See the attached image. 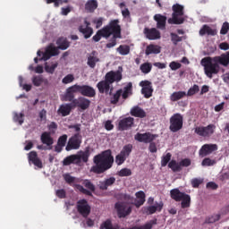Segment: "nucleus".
<instances>
[{
    "mask_svg": "<svg viewBox=\"0 0 229 229\" xmlns=\"http://www.w3.org/2000/svg\"><path fill=\"white\" fill-rule=\"evenodd\" d=\"M76 92H79L78 84H74L73 86L69 87L64 94V101H70L72 103V101L75 99L74 94H76Z\"/></svg>",
    "mask_w": 229,
    "mask_h": 229,
    "instance_id": "obj_21",
    "label": "nucleus"
},
{
    "mask_svg": "<svg viewBox=\"0 0 229 229\" xmlns=\"http://www.w3.org/2000/svg\"><path fill=\"white\" fill-rule=\"evenodd\" d=\"M122 90V99H126L127 98H130V96L133 94V83H127Z\"/></svg>",
    "mask_w": 229,
    "mask_h": 229,
    "instance_id": "obj_33",
    "label": "nucleus"
},
{
    "mask_svg": "<svg viewBox=\"0 0 229 229\" xmlns=\"http://www.w3.org/2000/svg\"><path fill=\"white\" fill-rule=\"evenodd\" d=\"M131 151H133V145L130 143L124 145L121 152L115 156V164L118 165H123V164L126 162V158L131 155Z\"/></svg>",
    "mask_w": 229,
    "mask_h": 229,
    "instance_id": "obj_7",
    "label": "nucleus"
},
{
    "mask_svg": "<svg viewBox=\"0 0 229 229\" xmlns=\"http://www.w3.org/2000/svg\"><path fill=\"white\" fill-rule=\"evenodd\" d=\"M173 14L172 18L168 19V24H183L185 22V18L182 17L183 15V5L179 4H175L172 7Z\"/></svg>",
    "mask_w": 229,
    "mask_h": 229,
    "instance_id": "obj_5",
    "label": "nucleus"
},
{
    "mask_svg": "<svg viewBox=\"0 0 229 229\" xmlns=\"http://www.w3.org/2000/svg\"><path fill=\"white\" fill-rule=\"evenodd\" d=\"M13 121L14 123H19V124H22L24 123V114L23 113H14L13 114Z\"/></svg>",
    "mask_w": 229,
    "mask_h": 229,
    "instance_id": "obj_52",
    "label": "nucleus"
},
{
    "mask_svg": "<svg viewBox=\"0 0 229 229\" xmlns=\"http://www.w3.org/2000/svg\"><path fill=\"white\" fill-rule=\"evenodd\" d=\"M29 162H31L33 165H36V167H38V169H42V160L38 158V154H37V151H30L28 154Z\"/></svg>",
    "mask_w": 229,
    "mask_h": 229,
    "instance_id": "obj_23",
    "label": "nucleus"
},
{
    "mask_svg": "<svg viewBox=\"0 0 229 229\" xmlns=\"http://www.w3.org/2000/svg\"><path fill=\"white\" fill-rule=\"evenodd\" d=\"M135 123V119L131 116L125 117L119 121L118 123V129L120 131H124L126 130H130L133 126Z\"/></svg>",
    "mask_w": 229,
    "mask_h": 229,
    "instance_id": "obj_16",
    "label": "nucleus"
},
{
    "mask_svg": "<svg viewBox=\"0 0 229 229\" xmlns=\"http://www.w3.org/2000/svg\"><path fill=\"white\" fill-rule=\"evenodd\" d=\"M143 33L148 40H158L161 38L160 30H157L156 28H145Z\"/></svg>",
    "mask_w": 229,
    "mask_h": 229,
    "instance_id": "obj_17",
    "label": "nucleus"
},
{
    "mask_svg": "<svg viewBox=\"0 0 229 229\" xmlns=\"http://www.w3.org/2000/svg\"><path fill=\"white\" fill-rule=\"evenodd\" d=\"M71 164H75L77 165H79L78 157H76V154L68 156L63 160V165H71Z\"/></svg>",
    "mask_w": 229,
    "mask_h": 229,
    "instance_id": "obj_38",
    "label": "nucleus"
},
{
    "mask_svg": "<svg viewBox=\"0 0 229 229\" xmlns=\"http://www.w3.org/2000/svg\"><path fill=\"white\" fill-rule=\"evenodd\" d=\"M81 146V136L80 133H76L72 136L65 147L67 151H72V149H80Z\"/></svg>",
    "mask_w": 229,
    "mask_h": 229,
    "instance_id": "obj_12",
    "label": "nucleus"
},
{
    "mask_svg": "<svg viewBox=\"0 0 229 229\" xmlns=\"http://www.w3.org/2000/svg\"><path fill=\"white\" fill-rule=\"evenodd\" d=\"M221 219V214H213L206 218V223L214 224Z\"/></svg>",
    "mask_w": 229,
    "mask_h": 229,
    "instance_id": "obj_47",
    "label": "nucleus"
},
{
    "mask_svg": "<svg viewBox=\"0 0 229 229\" xmlns=\"http://www.w3.org/2000/svg\"><path fill=\"white\" fill-rule=\"evenodd\" d=\"M56 45H57V49L65 51V49H67L71 46V43L65 38H59L56 40Z\"/></svg>",
    "mask_w": 229,
    "mask_h": 229,
    "instance_id": "obj_34",
    "label": "nucleus"
},
{
    "mask_svg": "<svg viewBox=\"0 0 229 229\" xmlns=\"http://www.w3.org/2000/svg\"><path fill=\"white\" fill-rule=\"evenodd\" d=\"M153 69V65L151 63H144L140 66V70L143 74H149L151 72V70Z\"/></svg>",
    "mask_w": 229,
    "mask_h": 229,
    "instance_id": "obj_44",
    "label": "nucleus"
},
{
    "mask_svg": "<svg viewBox=\"0 0 229 229\" xmlns=\"http://www.w3.org/2000/svg\"><path fill=\"white\" fill-rule=\"evenodd\" d=\"M40 140L42 144H45L48 147V149H51V146L55 143L53 137H51V132L45 131L41 134Z\"/></svg>",
    "mask_w": 229,
    "mask_h": 229,
    "instance_id": "obj_26",
    "label": "nucleus"
},
{
    "mask_svg": "<svg viewBox=\"0 0 229 229\" xmlns=\"http://www.w3.org/2000/svg\"><path fill=\"white\" fill-rule=\"evenodd\" d=\"M75 156L78 157V164H81V162L87 164V162H89V157H90V148H87L85 151L81 150L77 154H75Z\"/></svg>",
    "mask_w": 229,
    "mask_h": 229,
    "instance_id": "obj_24",
    "label": "nucleus"
},
{
    "mask_svg": "<svg viewBox=\"0 0 229 229\" xmlns=\"http://www.w3.org/2000/svg\"><path fill=\"white\" fill-rule=\"evenodd\" d=\"M135 196L138 200L134 201V206L136 208H140V207H142V205L146 203V193H144L142 191H140L135 193Z\"/></svg>",
    "mask_w": 229,
    "mask_h": 229,
    "instance_id": "obj_29",
    "label": "nucleus"
},
{
    "mask_svg": "<svg viewBox=\"0 0 229 229\" xmlns=\"http://www.w3.org/2000/svg\"><path fill=\"white\" fill-rule=\"evenodd\" d=\"M123 80V73L121 72L110 71L105 75V80L100 81L97 84V89H98L99 94H110V90L114 89L111 85L113 83L119 82Z\"/></svg>",
    "mask_w": 229,
    "mask_h": 229,
    "instance_id": "obj_4",
    "label": "nucleus"
},
{
    "mask_svg": "<svg viewBox=\"0 0 229 229\" xmlns=\"http://www.w3.org/2000/svg\"><path fill=\"white\" fill-rule=\"evenodd\" d=\"M98 9V1L89 0L85 4V10L89 13H94V12Z\"/></svg>",
    "mask_w": 229,
    "mask_h": 229,
    "instance_id": "obj_37",
    "label": "nucleus"
},
{
    "mask_svg": "<svg viewBox=\"0 0 229 229\" xmlns=\"http://www.w3.org/2000/svg\"><path fill=\"white\" fill-rule=\"evenodd\" d=\"M95 53L96 52H92L91 55H89L88 57L87 64L89 65V67H90V69H95L96 64H98V62H99V57L94 56Z\"/></svg>",
    "mask_w": 229,
    "mask_h": 229,
    "instance_id": "obj_39",
    "label": "nucleus"
},
{
    "mask_svg": "<svg viewBox=\"0 0 229 229\" xmlns=\"http://www.w3.org/2000/svg\"><path fill=\"white\" fill-rule=\"evenodd\" d=\"M171 157H173V156L169 152L162 157V159H161L162 167H165V165H167V164H169V162H171Z\"/></svg>",
    "mask_w": 229,
    "mask_h": 229,
    "instance_id": "obj_54",
    "label": "nucleus"
},
{
    "mask_svg": "<svg viewBox=\"0 0 229 229\" xmlns=\"http://www.w3.org/2000/svg\"><path fill=\"white\" fill-rule=\"evenodd\" d=\"M216 165V160L206 157L202 160L201 165L204 167H210V165Z\"/></svg>",
    "mask_w": 229,
    "mask_h": 229,
    "instance_id": "obj_58",
    "label": "nucleus"
},
{
    "mask_svg": "<svg viewBox=\"0 0 229 229\" xmlns=\"http://www.w3.org/2000/svg\"><path fill=\"white\" fill-rule=\"evenodd\" d=\"M74 108L72 106V103L71 104H63L59 106L57 110L58 115H62V117H67V115L71 114V111Z\"/></svg>",
    "mask_w": 229,
    "mask_h": 229,
    "instance_id": "obj_22",
    "label": "nucleus"
},
{
    "mask_svg": "<svg viewBox=\"0 0 229 229\" xmlns=\"http://www.w3.org/2000/svg\"><path fill=\"white\" fill-rule=\"evenodd\" d=\"M117 176H120L121 178L124 176H131V169L130 168H122L120 171L117 172Z\"/></svg>",
    "mask_w": 229,
    "mask_h": 229,
    "instance_id": "obj_51",
    "label": "nucleus"
},
{
    "mask_svg": "<svg viewBox=\"0 0 229 229\" xmlns=\"http://www.w3.org/2000/svg\"><path fill=\"white\" fill-rule=\"evenodd\" d=\"M77 89L81 96H85L86 98H96V89H94V88H92L91 86H81L77 84Z\"/></svg>",
    "mask_w": 229,
    "mask_h": 229,
    "instance_id": "obj_15",
    "label": "nucleus"
},
{
    "mask_svg": "<svg viewBox=\"0 0 229 229\" xmlns=\"http://www.w3.org/2000/svg\"><path fill=\"white\" fill-rule=\"evenodd\" d=\"M229 31V23L228 21H225L220 30V35H226Z\"/></svg>",
    "mask_w": 229,
    "mask_h": 229,
    "instance_id": "obj_62",
    "label": "nucleus"
},
{
    "mask_svg": "<svg viewBox=\"0 0 229 229\" xmlns=\"http://www.w3.org/2000/svg\"><path fill=\"white\" fill-rule=\"evenodd\" d=\"M194 132L199 137H204V139H210V136L216 132V125L210 123L208 126H198L194 129Z\"/></svg>",
    "mask_w": 229,
    "mask_h": 229,
    "instance_id": "obj_8",
    "label": "nucleus"
},
{
    "mask_svg": "<svg viewBox=\"0 0 229 229\" xmlns=\"http://www.w3.org/2000/svg\"><path fill=\"white\" fill-rule=\"evenodd\" d=\"M185 195V192L180 191V189L175 188L170 191V197L174 201L180 202L182 201V198Z\"/></svg>",
    "mask_w": 229,
    "mask_h": 229,
    "instance_id": "obj_32",
    "label": "nucleus"
},
{
    "mask_svg": "<svg viewBox=\"0 0 229 229\" xmlns=\"http://www.w3.org/2000/svg\"><path fill=\"white\" fill-rule=\"evenodd\" d=\"M160 51H162V48L158 45L150 44L147 46L145 50V55L147 56H149V55H159Z\"/></svg>",
    "mask_w": 229,
    "mask_h": 229,
    "instance_id": "obj_31",
    "label": "nucleus"
},
{
    "mask_svg": "<svg viewBox=\"0 0 229 229\" xmlns=\"http://www.w3.org/2000/svg\"><path fill=\"white\" fill-rule=\"evenodd\" d=\"M154 21L157 22V30H165V22H167V17L162 14H156L154 16Z\"/></svg>",
    "mask_w": 229,
    "mask_h": 229,
    "instance_id": "obj_27",
    "label": "nucleus"
},
{
    "mask_svg": "<svg viewBox=\"0 0 229 229\" xmlns=\"http://www.w3.org/2000/svg\"><path fill=\"white\" fill-rule=\"evenodd\" d=\"M58 67V63L53 64L52 65H48L47 64H45V71L49 74H54L55 70Z\"/></svg>",
    "mask_w": 229,
    "mask_h": 229,
    "instance_id": "obj_55",
    "label": "nucleus"
},
{
    "mask_svg": "<svg viewBox=\"0 0 229 229\" xmlns=\"http://www.w3.org/2000/svg\"><path fill=\"white\" fill-rule=\"evenodd\" d=\"M119 225H112V220L107 219L100 225V229H120Z\"/></svg>",
    "mask_w": 229,
    "mask_h": 229,
    "instance_id": "obj_40",
    "label": "nucleus"
},
{
    "mask_svg": "<svg viewBox=\"0 0 229 229\" xmlns=\"http://www.w3.org/2000/svg\"><path fill=\"white\" fill-rule=\"evenodd\" d=\"M187 93L185 91H175L170 96L171 101H180L182 98H185Z\"/></svg>",
    "mask_w": 229,
    "mask_h": 229,
    "instance_id": "obj_42",
    "label": "nucleus"
},
{
    "mask_svg": "<svg viewBox=\"0 0 229 229\" xmlns=\"http://www.w3.org/2000/svg\"><path fill=\"white\" fill-rule=\"evenodd\" d=\"M72 81H74V75L72 74H68L62 80V83H64V85L72 83Z\"/></svg>",
    "mask_w": 229,
    "mask_h": 229,
    "instance_id": "obj_60",
    "label": "nucleus"
},
{
    "mask_svg": "<svg viewBox=\"0 0 229 229\" xmlns=\"http://www.w3.org/2000/svg\"><path fill=\"white\" fill-rule=\"evenodd\" d=\"M214 151H217V145L216 144H204L199 149L200 157H208V155H212Z\"/></svg>",
    "mask_w": 229,
    "mask_h": 229,
    "instance_id": "obj_19",
    "label": "nucleus"
},
{
    "mask_svg": "<svg viewBox=\"0 0 229 229\" xmlns=\"http://www.w3.org/2000/svg\"><path fill=\"white\" fill-rule=\"evenodd\" d=\"M116 51H118L122 56H126V55H130V46L120 45Z\"/></svg>",
    "mask_w": 229,
    "mask_h": 229,
    "instance_id": "obj_46",
    "label": "nucleus"
},
{
    "mask_svg": "<svg viewBox=\"0 0 229 229\" xmlns=\"http://www.w3.org/2000/svg\"><path fill=\"white\" fill-rule=\"evenodd\" d=\"M183 128V115L180 113L174 114L170 117V126L169 130L173 133L180 131Z\"/></svg>",
    "mask_w": 229,
    "mask_h": 229,
    "instance_id": "obj_6",
    "label": "nucleus"
},
{
    "mask_svg": "<svg viewBox=\"0 0 229 229\" xmlns=\"http://www.w3.org/2000/svg\"><path fill=\"white\" fill-rule=\"evenodd\" d=\"M32 83L34 87H40L42 83H44L45 85H47L49 81H47V79H44L42 75H36L32 77Z\"/></svg>",
    "mask_w": 229,
    "mask_h": 229,
    "instance_id": "obj_36",
    "label": "nucleus"
},
{
    "mask_svg": "<svg viewBox=\"0 0 229 229\" xmlns=\"http://www.w3.org/2000/svg\"><path fill=\"white\" fill-rule=\"evenodd\" d=\"M123 203H126V205H135V199L131 197V195L129 194H123Z\"/></svg>",
    "mask_w": 229,
    "mask_h": 229,
    "instance_id": "obj_53",
    "label": "nucleus"
},
{
    "mask_svg": "<svg viewBox=\"0 0 229 229\" xmlns=\"http://www.w3.org/2000/svg\"><path fill=\"white\" fill-rule=\"evenodd\" d=\"M140 87H141V94L144 95L146 99H149L153 96V83L149 81H141L140 82Z\"/></svg>",
    "mask_w": 229,
    "mask_h": 229,
    "instance_id": "obj_13",
    "label": "nucleus"
},
{
    "mask_svg": "<svg viewBox=\"0 0 229 229\" xmlns=\"http://www.w3.org/2000/svg\"><path fill=\"white\" fill-rule=\"evenodd\" d=\"M181 201L182 208H189V207H191V195L184 193L181 199Z\"/></svg>",
    "mask_w": 229,
    "mask_h": 229,
    "instance_id": "obj_41",
    "label": "nucleus"
},
{
    "mask_svg": "<svg viewBox=\"0 0 229 229\" xmlns=\"http://www.w3.org/2000/svg\"><path fill=\"white\" fill-rule=\"evenodd\" d=\"M58 146H64L65 147V144H67V134H64L58 138L57 140Z\"/></svg>",
    "mask_w": 229,
    "mask_h": 229,
    "instance_id": "obj_61",
    "label": "nucleus"
},
{
    "mask_svg": "<svg viewBox=\"0 0 229 229\" xmlns=\"http://www.w3.org/2000/svg\"><path fill=\"white\" fill-rule=\"evenodd\" d=\"M82 185H84V187H86V189H88L91 192H96V185H94V183H92V182H90V180L85 179L82 182Z\"/></svg>",
    "mask_w": 229,
    "mask_h": 229,
    "instance_id": "obj_48",
    "label": "nucleus"
},
{
    "mask_svg": "<svg viewBox=\"0 0 229 229\" xmlns=\"http://www.w3.org/2000/svg\"><path fill=\"white\" fill-rule=\"evenodd\" d=\"M93 24H96V29L99 30V28H101L103 26V18H98V19H94L92 21Z\"/></svg>",
    "mask_w": 229,
    "mask_h": 229,
    "instance_id": "obj_64",
    "label": "nucleus"
},
{
    "mask_svg": "<svg viewBox=\"0 0 229 229\" xmlns=\"http://www.w3.org/2000/svg\"><path fill=\"white\" fill-rule=\"evenodd\" d=\"M64 181L66 182V183H68L69 185H72V183H74V182H76V177H73L69 174H64Z\"/></svg>",
    "mask_w": 229,
    "mask_h": 229,
    "instance_id": "obj_59",
    "label": "nucleus"
},
{
    "mask_svg": "<svg viewBox=\"0 0 229 229\" xmlns=\"http://www.w3.org/2000/svg\"><path fill=\"white\" fill-rule=\"evenodd\" d=\"M171 41L174 44V46H178V42H182L183 40L182 37L178 36V34L174 32L170 33Z\"/></svg>",
    "mask_w": 229,
    "mask_h": 229,
    "instance_id": "obj_50",
    "label": "nucleus"
},
{
    "mask_svg": "<svg viewBox=\"0 0 229 229\" xmlns=\"http://www.w3.org/2000/svg\"><path fill=\"white\" fill-rule=\"evenodd\" d=\"M95 165L90 168V173L95 174H103L108 169H112L114 165V156H112V150L107 149L103 151L93 157Z\"/></svg>",
    "mask_w": 229,
    "mask_h": 229,
    "instance_id": "obj_3",
    "label": "nucleus"
},
{
    "mask_svg": "<svg viewBox=\"0 0 229 229\" xmlns=\"http://www.w3.org/2000/svg\"><path fill=\"white\" fill-rule=\"evenodd\" d=\"M155 139H157V135L151 134V132H145V133L137 132L134 135L135 140H137L138 142H144V144H149V142H153Z\"/></svg>",
    "mask_w": 229,
    "mask_h": 229,
    "instance_id": "obj_14",
    "label": "nucleus"
},
{
    "mask_svg": "<svg viewBox=\"0 0 229 229\" xmlns=\"http://www.w3.org/2000/svg\"><path fill=\"white\" fill-rule=\"evenodd\" d=\"M114 208L117 212V216H118L119 219L128 217V216H130V214H131V210H133V208H131V206L126 204V202H116L114 204Z\"/></svg>",
    "mask_w": 229,
    "mask_h": 229,
    "instance_id": "obj_9",
    "label": "nucleus"
},
{
    "mask_svg": "<svg viewBox=\"0 0 229 229\" xmlns=\"http://www.w3.org/2000/svg\"><path fill=\"white\" fill-rule=\"evenodd\" d=\"M80 33H82L84 35V38H90L94 33V30L91 27H84L83 25H81L79 27Z\"/></svg>",
    "mask_w": 229,
    "mask_h": 229,
    "instance_id": "obj_35",
    "label": "nucleus"
},
{
    "mask_svg": "<svg viewBox=\"0 0 229 229\" xmlns=\"http://www.w3.org/2000/svg\"><path fill=\"white\" fill-rule=\"evenodd\" d=\"M200 37H204V35H208L210 37H216L217 35V30L212 29L208 25H203L202 28L199 30Z\"/></svg>",
    "mask_w": 229,
    "mask_h": 229,
    "instance_id": "obj_28",
    "label": "nucleus"
},
{
    "mask_svg": "<svg viewBox=\"0 0 229 229\" xmlns=\"http://www.w3.org/2000/svg\"><path fill=\"white\" fill-rule=\"evenodd\" d=\"M198 92H199V86H198V84H194L191 88L189 89L186 96H194V94H198Z\"/></svg>",
    "mask_w": 229,
    "mask_h": 229,
    "instance_id": "obj_56",
    "label": "nucleus"
},
{
    "mask_svg": "<svg viewBox=\"0 0 229 229\" xmlns=\"http://www.w3.org/2000/svg\"><path fill=\"white\" fill-rule=\"evenodd\" d=\"M111 35H113V39L110 43L106 45L107 49L114 47V46L117 45L115 38H121V25L119 24V20H113L108 25L98 30L96 35L92 37V40L93 42H99L101 38H108Z\"/></svg>",
    "mask_w": 229,
    "mask_h": 229,
    "instance_id": "obj_1",
    "label": "nucleus"
},
{
    "mask_svg": "<svg viewBox=\"0 0 229 229\" xmlns=\"http://www.w3.org/2000/svg\"><path fill=\"white\" fill-rule=\"evenodd\" d=\"M46 50L48 52V54L51 55V56H58L60 55V50L58 47H55V45L50 44Z\"/></svg>",
    "mask_w": 229,
    "mask_h": 229,
    "instance_id": "obj_45",
    "label": "nucleus"
},
{
    "mask_svg": "<svg viewBox=\"0 0 229 229\" xmlns=\"http://www.w3.org/2000/svg\"><path fill=\"white\" fill-rule=\"evenodd\" d=\"M75 188L86 196H92V191H90V190L85 189L81 184H75Z\"/></svg>",
    "mask_w": 229,
    "mask_h": 229,
    "instance_id": "obj_57",
    "label": "nucleus"
},
{
    "mask_svg": "<svg viewBox=\"0 0 229 229\" xmlns=\"http://www.w3.org/2000/svg\"><path fill=\"white\" fill-rule=\"evenodd\" d=\"M169 67L172 71H178L182 67V64L173 61L170 63Z\"/></svg>",
    "mask_w": 229,
    "mask_h": 229,
    "instance_id": "obj_63",
    "label": "nucleus"
},
{
    "mask_svg": "<svg viewBox=\"0 0 229 229\" xmlns=\"http://www.w3.org/2000/svg\"><path fill=\"white\" fill-rule=\"evenodd\" d=\"M131 115L132 117H139L140 119H144L146 117V111L139 106H135L131 109Z\"/></svg>",
    "mask_w": 229,
    "mask_h": 229,
    "instance_id": "obj_30",
    "label": "nucleus"
},
{
    "mask_svg": "<svg viewBox=\"0 0 229 229\" xmlns=\"http://www.w3.org/2000/svg\"><path fill=\"white\" fill-rule=\"evenodd\" d=\"M76 209L80 216H81L85 219H87V217L90 216L91 208L89 204V201H87V199H85L77 201Z\"/></svg>",
    "mask_w": 229,
    "mask_h": 229,
    "instance_id": "obj_10",
    "label": "nucleus"
},
{
    "mask_svg": "<svg viewBox=\"0 0 229 229\" xmlns=\"http://www.w3.org/2000/svg\"><path fill=\"white\" fill-rule=\"evenodd\" d=\"M115 184V177L111 176L108 178H106L104 181H99L97 184V187L99 189V191H108V187H112Z\"/></svg>",
    "mask_w": 229,
    "mask_h": 229,
    "instance_id": "obj_18",
    "label": "nucleus"
},
{
    "mask_svg": "<svg viewBox=\"0 0 229 229\" xmlns=\"http://www.w3.org/2000/svg\"><path fill=\"white\" fill-rule=\"evenodd\" d=\"M201 65L204 67V72L208 78L212 79L214 74H218L220 70V65L224 67H228L229 65V52L222 54L220 56L215 57H204L200 61Z\"/></svg>",
    "mask_w": 229,
    "mask_h": 229,
    "instance_id": "obj_2",
    "label": "nucleus"
},
{
    "mask_svg": "<svg viewBox=\"0 0 229 229\" xmlns=\"http://www.w3.org/2000/svg\"><path fill=\"white\" fill-rule=\"evenodd\" d=\"M47 4H51L52 3H54V6L55 8H58V6H60V4H67V3H69V0H44Z\"/></svg>",
    "mask_w": 229,
    "mask_h": 229,
    "instance_id": "obj_49",
    "label": "nucleus"
},
{
    "mask_svg": "<svg viewBox=\"0 0 229 229\" xmlns=\"http://www.w3.org/2000/svg\"><path fill=\"white\" fill-rule=\"evenodd\" d=\"M168 167L172 169L174 173H180L182 171V167L180 162H176V160H172L168 163Z\"/></svg>",
    "mask_w": 229,
    "mask_h": 229,
    "instance_id": "obj_43",
    "label": "nucleus"
},
{
    "mask_svg": "<svg viewBox=\"0 0 229 229\" xmlns=\"http://www.w3.org/2000/svg\"><path fill=\"white\" fill-rule=\"evenodd\" d=\"M162 208H164V202H155V205L148 206L147 208H144L145 214H148V216H152V214H155L156 212H162Z\"/></svg>",
    "mask_w": 229,
    "mask_h": 229,
    "instance_id": "obj_20",
    "label": "nucleus"
},
{
    "mask_svg": "<svg viewBox=\"0 0 229 229\" xmlns=\"http://www.w3.org/2000/svg\"><path fill=\"white\" fill-rule=\"evenodd\" d=\"M72 105L73 108H78L80 112H85L90 107V100L85 97H79L72 100Z\"/></svg>",
    "mask_w": 229,
    "mask_h": 229,
    "instance_id": "obj_11",
    "label": "nucleus"
},
{
    "mask_svg": "<svg viewBox=\"0 0 229 229\" xmlns=\"http://www.w3.org/2000/svg\"><path fill=\"white\" fill-rule=\"evenodd\" d=\"M114 88H111L109 91L110 96V103L111 105H117L119 103V99H121V96L123 97V89H117L114 93H112Z\"/></svg>",
    "mask_w": 229,
    "mask_h": 229,
    "instance_id": "obj_25",
    "label": "nucleus"
}]
</instances>
